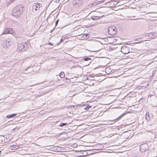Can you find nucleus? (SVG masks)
<instances>
[{"label": "nucleus", "mask_w": 157, "mask_h": 157, "mask_svg": "<svg viewBox=\"0 0 157 157\" xmlns=\"http://www.w3.org/2000/svg\"><path fill=\"white\" fill-rule=\"evenodd\" d=\"M23 8L21 5L16 6L13 10L12 15L16 18L19 17L22 14Z\"/></svg>", "instance_id": "1"}, {"label": "nucleus", "mask_w": 157, "mask_h": 157, "mask_svg": "<svg viewBox=\"0 0 157 157\" xmlns=\"http://www.w3.org/2000/svg\"><path fill=\"white\" fill-rule=\"evenodd\" d=\"M11 40L9 39H4L2 43V46L5 49H6L10 47L11 45Z\"/></svg>", "instance_id": "2"}, {"label": "nucleus", "mask_w": 157, "mask_h": 157, "mask_svg": "<svg viewBox=\"0 0 157 157\" xmlns=\"http://www.w3.org/2000/svg\"><path fill=\"white\" fill-rule=\"evenodd\" d=\"M108 33L110 35H114L116 34L117 29L114 26H111L109 27L108 29Z\"/></svg>", "instance_id": "3"}, {"label": "nucleus", "mask_w": 157, "mask_h": 157, "mask_svg": "<svg viewBox=\"0 0 157 157\" xmlns=\"http://www.w3.org/2000/svg\"><path fill=\"white\" fill-rule=\"evenodd\" d=\"M149 148V146L147 144H142L140 146V150L142 152H144L146 151H147Z\"/></svg>", "instance_id": "4"}, {"label": "nucleus", "mask_w": 157, "mask_h": 157, "mask_svg": "<svg viewBox=\"0 0 157 157\" xmlns=\"http://www.w3.org/2000/svg\"><path fill=\"white\" fill-rule=\"evenodd\" d=\"M11 34L13 36L15 34V33L13 31V29L10 28H7L4 29L2 34Z\"/></svg>", "instance_id": "5"}, {"label": "nucleus", "mask_w": 157, "mask_h": 157, "mask_svg": "<svg viewBox=\"0 0 157 157\" xmlns=\"http://www.w3.org/2000/svg\"><path fill=\"white\" fill-rule=\"evenodd\" d=\"M121 51L124 54H127L129 52V47L126 46H123L121 48Z\"/></svg>", "instance_id": "6"}, {"label": "nucleus", "mask_w": 157, "mask_h": 157, "mask_svg": "<svg viewBox=\"0 0 157 157\" xmlns=\"http://www.w3.org/2000/svg\"><path fill=\"white\" fill-rule=\"evenodd\" d=\"M42 5L41 4L39 3H35L33 4V8H35V10L36 11L37 10H39V8L42 7Z\"/></svg>", "instance_id": "7"}, {"label": "nucleus", "mask_w": 157, "mask_h": 157, "mask_svg": "<svg viewBox=\"0 0 157 157\" xmlns=\"http://www.w3.org/2000/svg\"><path fill=\"white\" fill-rule=\"evenodd\" d=\"M19 48V50L21 51H23L25 50V44L23 43H21L18 45Z\"/></svg>", "instance_id": "8"}, {"label": "nucleus", "mask_w": 157, "mask_h": 157, "mask_svg": "<svg viewBox=\"0 0 157 157\" xmlns=\"http://www.w3.org/2000/svg\"><path fill=\"white\" fill-rule=\"evenodd\" d=\"M5 137L3 136H0V144H4L7 142L5 140Z\"/></svg>", "instance_id": "9"}, {"label": "nucleus", "mask_w": 157, "mask_h": 157, "mask_svg": "<svg viewBox=\"0 0 157 157\" xmlns=\"http://www.w3.org/2000/svg\"><path fill=\"white\" fill-rule=\"evenodd\" d=\"M104 16V15L101 16H96L93 15L91 16V18L93 20H97V19H100Z\"/></svg>", "instance_id": "10"}, {"label": "nucleus", "mask_w": 157, "mask_h": 157, "mask_svg": "<svg viewBox=\"0 0 157 157\" xmlns=\"http://www.w3.org/2000/svg\"><path fill=\"white\" fill-rule=\"evenodd\" d=\"M18 148V146L17 145H13L10 146L9 149H17Z\"/></svg>", "instance_id": "11"}, {"label": "nucleus", "mask_w": 157, "mask_h": 157, "mask_svg": "<svg viewBox=\"0 0 157 157\" xmlns=\"http://www.w3.org/2000/svg\"><path fill=\"white\" fill-rule=\"evenodd\" d=\"M82 60H84L85 61H89V63H90L91 61V59L90 58L86 57L85 58H83L82 59Z\"/></svg>", "instance_id": "12"}, {"label": "nucleus", "mask_w": 157, "mask_h": 157, "mask_svg": "<svg viewBox=\"0 0 157 157\" xmlns=\"http://www.w3.org/2000/svg\"><path fill=\"white\" fill-rule=\"evenodd\" d=\"M16 115H17L16 114L14 113V114H11L10 115H7L6 116V117L8 118H10L13 117Z\"/></svg>", "instance_id": "13"}, {"label": "nucleus", "mask_w": 157, "mask_h": 157, "mask_svg": "<svg viewBox=\"0 0 157 157\" xmlns=\"http://www.w3.org/2000/svg\"><path fill=\"white\" fill-rule=\"evenodd\" d=\"M105 72L107 74H109L111 72V70L109 68H107L105 69Z\"/></svg>", "instance_id": "14"}, {"label": "nucleus", "mask_w": 157, "mask_h": 157, "mask_svg": "<svg viewBox=\"0 0 157 157\" xmlns=\"http://www.w3.org/2000/svg\"><path fill=\"white\" fill-rule=\"evenodd\" d=\"M125 113H123L122 114L120 115V116H119L118 117H117V118L115 119L114 121H117L119 120L124 115H125Z\"/></svg>", "instance_id": "15"}, {"label": "nucleus", "mask_w": 157, "mask_h": 157, "mask_svg": "<svg viewBox=\"0 0 157 157\" xmlns=\"http://www.w3.org/2000/svg\"><path fill=\"white\" fill-rule=\"evenodd\" d=\"M145 118L146 119L147 121H149L150 119V117H149V113H147L146 115H145Z\"/></svg>", "instance_id": "16"}, {"label": "nucleus", "mask_w": 157, "mask_h": 157, "mask_svg": "<svg viewBox=\"0 0 157 157\" xmlns=\"http://www.w3.org/2000/svg\"><path fill=\"white\" fill-rule=\"evenodd\" d=\"M20 128V127L19 126H17L15 128H14L13 129V132H15L17 131L18 129H19Z\"/></svg>", "instance_id": "17"}, {"label": "nucleus", "mask_w": 157, "mask_h": 157, "mask_svg": "<svg viewBox=\"0 0 157 157\" xmlns=\"http://www.w3.org/2000/svg\"><path fill=\"white\" fill-rule=\"evenodd\" d=\"M92 107V106L91 105H87L86 106L84 109L86 110H88L89 109L91 108Z\"/></svg>", "instance_id": "18"}, {"label": "nucleus", "mask_w": 157, "mask_h": 157, "mask_svg": "<svg viewBox=\"0 0 157 157\" xmlns=\"http://www.w3.org/2000/svg\"><path fill=\"white\" fill-rule=\"evenodd\" d=\"M59 76L60 78H63L65 76L63 72H61L59 75Z\"/></svg>", "instance_id": "19"}, {"label": "nucleus", "mask_w": 157, "mask_h": 157, "mask_svg": "<svg viewBox=\"0 0 157 157\" xmlns=\"http://www.w3.org/2000/svg\"><path fill=\"white\" fill-rule=\"evenodd\" d=\"M83 37H84V38H86L89 37V35L88 34H83Z\"/></svg>", "instance_id": "20"}, {"label": "nucleus", "mask_w": 157, "mask_h": 157, "mask_svg": "<svg viewBox=\"0 0 157 157\" xmlns=\"http://www.w3.org/2000/svg\"><path fill=\"white\" fill-rule=\"evenodd\" d=\"M154 36V34L152 33H149L147 35V36H148V37H151V38H153V37H154V36Z\"/></svg>", "instance_id": "21"}, {"label": "nucleus", "mask_w": 157, "mask_h": 157, "mask_svg": "<svg viewBox=\"0 0 157 157\" xmlns=\"http://www.w3.org/2000/svg\"><path fill=\"white\" fill-rule=\"evenodd\" d=\"M67 124V123H61L59 125V126L60 127H63L64 126H66Z\"/></svg>", "instance_id": "22"}, {"label": "nucleus", "mask_w": 157, "mask_h": 157, "mask_svg": "<svg viewBox=\"0 0 157 157\" xmlns=\"http://www.w3.org/2000/svg\"><path fill=\"white\" fill-rule=\"evenodd\" d=\"M84 105H81V104H80V105H73V107H74L75 106H76V107H80L81 106H84Z\"/></svg>", "instance_id": "23"}, {"label": "nucleus", "mask_w": 157, "mask_h": 157, "mask_svg": "<svg viewBox=\"0 0 157 157\" xmlns=\"http://www.w3.org/2000/svg\"><path fill=\"white\" fill-rule=\"evenodd\" d=\"M25 44V46H27V47H28V46H29V43H26V42H25V43H24V44Z\"/></svg>", "instance_id": "24"}, {"label": "nucleus", "mask_w": 157, "mask_h": 157, "mask_svg": "<svg viewBox=\"0 0 157 157\" xmlns=\"http://www.w3.org/2000/svg\"><path fill=\"white\" fill-rule=\"evenodd\" d=\"M14 0H7V2H8L10 3L13 2Z\"/></svg>", "instance_id": "25"}, {"label": "nucleus", "mask_w": 157, "mask_h": 157, "mask_svg": "<svg viewBox=\"0 0 157 157\" xmlns=\"http://www.w3.org/2000/svg\"><path fill=\"white\" fill-rule=\"evenodd\" d=\"M58 21H59V20H57L56 22H55V25H56V26L57 25V24H58Z\"/></svg>", "instance_id": "26"}, {"label": "nucleus", "mask_w": 157, "mask_h": 157, "mask_svg": "<svg viewBox=\"0 0 157 157\" xmlns=\"http://www.w3.org/2000/svg\"><path fill=\"white\" fill-rule=\"evenodd\" d=\"M105 0H100L99 1V3H102Z\"/></svg>", "instance_id": "27"}, {"label": "nucleus", "mask_w": 157, "mask_h": 157, "mask_svg": "<svg viewBox=\"0 0 157 157\" xmlns=\"http://www.w3.org/2000/svg\"><path fill=\"white\" fill-rule=\"evenodd\" d=\"M48 44L51 45H53V44L51 42L49 43Z\"/></svg>", "instance_id": "28"}, {"label": "nucleus", "mask_w": 157, "mask_h": 157, "mask_svg": "<svg viewBox=\"0 0 157 157\" xmlns=\"http://www.w3.org/2000/svg\"><path fill=\"white\" fill-rule=\"evenodd\" d=\"M63 39L62 38H61V39H60V42H61L62 41H63Z\"/></svg>", "instance_id": "29"}, {"label": "nucleus", "mask_w": 157, "mask_h": 157, "mask_svg": "<svg viewBox=\"0 0 157 157\" xmlns=\"http://www.w3.org/2000/svg\"><path fill=\"white\" fill-rule=\"evenodd\" d=\"M59 0H56V2H59Z\"/></svg>", "instance_id": "30"}, {"label": "nucleus", "mask_w": 157, "mask_h": 157, "mask_svg": "<svg viewBox=\"0 0 157 157\" xmlns=\"http://www.w3.org/2000/svg\"><path fill=\"white\" fill-rule=\"evenodd\" d=\"M53 29H52L50 32H52V30H53Z\"/></svg>", "instance_id": "31"}]
</instances>
